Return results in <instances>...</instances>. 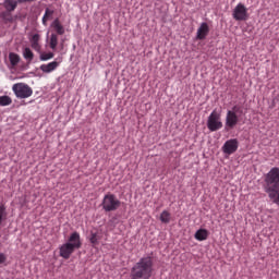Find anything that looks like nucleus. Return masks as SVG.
I'll use <instances>...</instances> for the list:
<instances>
[{
	"instance_id": "obj_22",
	"label": "nucleus",
	"mask_w": 279,
	"mask_h": 279,
	"mask_svg": "<svg viewBox=\"0 0 279 279\" xmlns=\"http://www.w3.org/2000/svg\"><path fill=\"white\" fill-rule=\"evenodd\" d=\"M23 56L25 60H28V62H32L34 60V52H32V49L25 48L23 51Z\"/></svg>"
},
{
	"instance_id": "obj_26",
	"label": "nucleus",
	"mask_w": 279,
	"mask_h": 279,
	"mask_svg": "<svg viewBox=\"0 0 279 279\" xmlns=\"http://www.w3.org/2000/svg\"><path fill=\"white\" fill-rule=\"evenodd\" d=\"M17 3H29V0H15Z\"/></svg>"
},
{
	"instance_id": "obj_25",
	"label": "nucleus",
	"mask_w": 279,
	"mask_h": 279,
	"mask_svg": "<svg viewBox=\"0 0 279 279\" xmlns=\"http://www.w3.org/2000/svg\"><path fill=\"white\" fill-rule=\"evenodd\" d=\"M5 260H8V257L5 256V254L0 253V265H3V263H5Z\"/></svg>"
},
{
	"instance_id": "obj_23",
	"label": "nucleus",
	"mask_w": 279,
	"mask_h": 279,
	"mask_svg": "<svg viewBox=\"0 0 279 279\" xmlns=\"http://www.w3.org/2000/svg\"><path fill=\"white\" fill-rule=\"evenodd\" d=\"M12 104V98L10 96H0V106H10Z\"/></svg>"
},
{
	"instance_id": "obj_4",
	"label": "nucleus",
	"mask_w": 279,
	"mask_h": 279,
	"mask_svg": "<svg viewBox=\"0 0 279 279\" xmlns=\"http://www.w3.org/2000/svg\"><path fill=\"white\" fill-rule=\"evenodd\" d=\"M243 114H245L243 112V107L239 105H235L231 110H228L226 116V129L233 130V128H236L239 124V119H241Z\"/></svg>"
},
{
	"instance_id": "obj_7",
	"label": "nucleus",
	"mask_w": 279,
	"mask_h": 279,
	"mask_svg": "<svg viewBox=\"0 0 279 279\" xmlns=\"http://www.w3.org/2000/svg\"><path fill=\"white\" fill-rule=\"evenodd\" d=\"M207 128L209 132H217L223 128V122H221V113L214 110L207 120Z\"/></svg>"
},
{
	"instance_id": "obj_12",
	"label": "nucleus",
	"mask_w": 279,
	"mask_h": 279,
	"mask_svg": "<svg viewBox=\"0 0 279 279\" xmlns=\"http://www.w3.org/2000/svg\"><path fill=\"white\" fill-rule=\"evenodd\" d=\"M52 29L56 32L57 36H64V26L60 23L59 19H56L50 25Z\"/></svg>"
},
{
	"instance_id": "obj_18",
	"label": "nucleus",
	"mask_w": 279,
	"mask_h": 279,
	"mask_svg": "<svg viewBox=\"0 0 279 279\" xmlns=\"http://www.w3.org/2000/svg\"><path fill=\"white\" fill-rule=\"evenodd\" d=\"M49 47H50V49H52L53 51H56V49H57V47H58V34L52 33V34L50 35Z\"/></svg>"
},
{
	"instance_id": "obj_2",
	"label": "nucleus",
	"mask_w": 279,
	"mask_h": 279,
	"mask_svg": "<svg viewBox=\"0 0 279 279\" xmlns=\"http://www.w3.org/2000/svg\"><path fill=\"white\" fill-rule=\"evenodd\" d=\"M154 274V259L142 257L131 269V279H149Z\"/></svg>"
},
{
	"instance_id": "obj_1",
	"label": "nucleus",
	"mask_w": 279,
	"mask_h": 279,
	"mask_svg": "<svg viewBox=\"0 0 279 279\" xmlns=\"http://www.w3.org/2000/svg\"><path fill=\"white\" fill-rule=\"evenodd\" d=\"M264 182L265 193H267L272 204H277V206H279V168H271L265 175Z\"/></svg>"
},
{
	"instance_id": "obj_16",
	"label": "nucleus",
	"mask_w": 279,
	"mask_h": 279,
	"mask_svg": "<svg viewBox=\"0 0 279 279\" xmlns=\"http://www.w3.org/2000/svg\"><path fill=\"white\" fill-rule=\"evenodd\" d=\"M196 241H206L208 239V230L206 229H199L195 233Z\"/></svg>"
},
{
	"instance_id": "obj_3",
	"label": "nucleus",
	"mask_w": 279,
	"mask_h": 279,
	"mask_svg": "<svg viewBox=\"0 0 279 279\" xmlns=\"http://www.w3.org/2000/svg\"><path fill=\"white\" fill-rule=\"evenodd\" d=\"M82 247V240L80 239V233L73 232L70 238L69 242L64 243L59 247V255L61 258L69 260L71 258V254L75 252V250H80Z\"/></svg>"
},
{
	"instance_id": "obj_19",
	"label": "nucleus",
	"mask_w": 279,
	"mask_h": 279,
	"mask_svg": "<svg viewBox=\"0 0 279 279\" xmlns=\"http://www.w3.org/2000/svg\"><path fill=\"white\" fill-rule=\"evenodd\" d=\"M161 223H169L171 221V213L163 210L159 217Z\"/></svg>"
},
{
	"instance_id": "obj_10",
	"label": "nucleus",
	"mask_w": 279,
	"mask_h": 279,
	"mask_svg": "<svg viewBox=\"0 0 279 279\" xmlns=\"http://www.w3.org/2000/svg\"><path fill=\"white\" fill-rule=\"evenodd\" d=\"M209 33H210V27L208 26V23L203 22L197 29L196 38L198 40H204Z\"/></svg>"
},
{
	"instance_id": "obj_6",
	"label": "nucleus",
	"mask_w": 279,
	"mask_h": 279,
	"mask_svg": "<svg viewBox=\"0 0 279 279\" xmlns=\"http://www.w3.org/2000/svg\"><path fill=\"white\" fill-rule=\"evenodd\" d=\"M12 90L17 99H27L34 95V89L25 83H16L12 86Z\"/></svg>"
},
{
	"instance_id": "obj_21",
	"label": "nucleus",
	"mask_w": 279,
	"mask_h": 279,
	"mask_svg": "<svg viewBox=\"0 0 279 279\" xmlns=\"http://www.w3.org/2000/svg\"><path fill=\"white\" fill-rule=\"evenodd\" d=\"M8 219V211L5 210V205L0 204V226Z\"/></svg>"
},
{
	"instance_id": "obj_8",
	"label": "nucleus",
	"mask_w": 279,
	"mask_h": 279,
	"mask_svg": "<svg viewBox=\"0 0 279 279\" xmlns=\"http://www.w3.org/2000/svg\"><path fill=\"white\" fill-rule=\"evenodd\" d=\"M232 16L234 21H247V19H250V14L247 13L245 4L241 2L238 3V5L233 10Z\"/></svg>"
},
{
	"instance_id": "obj_24",
	"label": "nucleus",
	"mask_w": 279,
	"mask_h": 279,
	"mask_svg": "<svg viewBox=\"0 0 279 279\" xmlns=\"http://www.w3.org/2000/svg\"><path fill=\"white\" fill-rule=\"evenodd\" d=\"M53 52H43L41 54H40V60H41V62H47V60H51V59H53Z\"/></svg>"
},
{
	"instance_id": "obj_15",
	"label": "nucleus",
	"mask_w": 279,
	"mask_h": 279,
	"mask_svg": "<svg viewBox=\"0 0 279 279\" xmlns=\"http://www.w3.org/2000/svg\"><path fill=\"white\" fill-rule=\"evenodd\" d=\"M99 241H101V234L98 231H92L89 235V242L95 247V245H99Z\"/></svg>"
},
{
	"instance_id": "obj_5",
	"label": "nucleus",
	"mask_w": 279,
	"mask_h": 279,
	"mask_svg": "<svg viewBox=\"0 0 279 279\" xmlns=\"http://www.w3.org/2000/svg\"><path fill=\"white\" fill-rule=\"evenodd\" d=\"M101 206L105 213H114L121 207V201L114 194H107L104 196Z\"/></svg>"
},
{
	"instance_id": "obj_13",
	"label": "nucleus",
	"mask_w": 279,
	"mask_h": 279,
	"mask_svg": "<svg viewBox=\"0 0 279 279\" xmlns=\"http://www.w3.org/2000/svg\"><path fill=\"white\" fill-rule=\"evenodd\" d=\"M31 47L35 51H40V35L39 34H35V35L32 36Z\"/></svg>"
},
{
	"instance_id": "obj_17",
	"label": "nucleus",
	"mask_w": 279,
	"mask_h": 279,
	"mask_svg": "<svg viewBox=\"0 0 279 279\" xmlns=\"http://www.w3.org/2000/svg\"><path fill=\"white\" fill-rule=\"evenodd\" d=\"M16 5H19V2L16 0L4 1V8L5 10H8V12H14L16 10Z\"/></svg>"
},
{
	"instance_id": "obj_11",
	"label": "nucleus",
	"mask_w": 279,
	"mask_h": 279,
	"mask_svg": "<svg viewBox=\"0 0 279 279\" xmlns=\"http://www.w3.org/2000/svg\"><path fill=\"white\" fill-rule=\"evenodd\" d=\"M58 66H60V62L52 61L47 64H41L39 69H40V71H43V73H53V71H56V69H58Z\"/></svg>"
},
{
	"instance_id": "obj_20",
	"label": "nucleus",
	"mask_w": 279,
	"mask_h": 279,
	"mask_svg": "<svg viewBox=\"0 0 279 279\" xmlns=\"http://www.w3.org/2000/svg\"><path fill=\"white\" fill-rule=\"evenodd\" d=\"M9 60L12 66H16V64H19V62H21V57L14 52H11L9 54Z\"/></svg>"
},
{
	"instance_id": "obj_14",
	"label": "nucleus",
	"mask_w": 279,
	"mask_h": 279,
	"mask_svg": "<svg viewBox=\"0 0 279 279\" xmlns=\"http://www.w3.org/2000/svg\"><path fill=\"white\" fill-rule=\"evenodd\" d=\"M53 14H56V10L46 8L45 14L43 16V25L47 26V22L51 19H53Z\"/></svg>"
},
{
	"instance_id": "obj_9",
	"label": "nucleus",
	"mask_w": 279,
	"mask_h": 279,
	"mask_svg": "<svg viewBox=\"0 0 279 279\" xmlns=\"http://www.w3.org/2000/svg\"><path fill=\"white\" fill-rule=\"evenodd\" d=\"M236 149H239V140L236 138L228 140L222 146L223 154H227L228 156L234 154Z\"/></svg>"
}]
</instances>
